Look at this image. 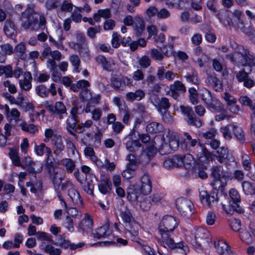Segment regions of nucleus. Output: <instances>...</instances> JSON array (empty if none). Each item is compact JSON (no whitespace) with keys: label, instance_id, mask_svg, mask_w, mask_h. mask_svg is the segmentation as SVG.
<instances>
[{"label":"nucleus","instance_id":"44","mask_svg":"<svg viewBox=\"0 0 255 255\" xmlns=\"http://www.w3.org/2000/svg\"><path fill=\"white\" fill-rule=\"evenodd\" d=\"M13 52L17 54L21 59L24 58V54L26 52L25 45L24 43L21 42L16 45L13 49Z\"/></svg>","mask_w":255,"mask_h":255},{"label":"nucleus","instance_id":"14","mask_svg":"<svg viewBox=\"0 0 255 255\" xmlns=\"http://www.w3.org/2000/svg\"><path fill=\"white\" fill-rule=\"evenodd\" d=\"M169 90L166 94L170 95L174 99H177L180 94L186 92V89L184 85L180 81H175L170 85Z\"/></svg>","mask_w":255,"mask_h":255},{"label":"nucleus","instance_id":"50","mask_svg":"<svg viewBox=\"0 0 255 255\" xmlns=\"http://www.w3.org/2000/svg\"><path fill=\"white\" fill-rule=\"evenodd\" d=\"M239 102L241 104L249 107L253 111L255 110V106L253 104L252 101L247 96H242L240 97Z\"/></svg>","mask_w":255,"mask_h":255},{"label":"nucleus","instance_id":"11","mask_svg":"<svg viewBox=\"0 0 255 255\" xmlns=\"http://www.w3.org/2000/svg\"><path fill=\"white\" fill-rule=\"evenodd\" d=\"M234 10H223L219 11L217 14V17L221 22L226 26H233L235 25V17L234 16Z\"/></svg>","mask_w":255,"mask_h":255},{"label":"nucleus","instance_id":"19","mask_svg":"<svg viewBox=\"0 0 255 255\" xmlns=\"http://www.w3.org/2000/svg\"><path fill=\"white\" fill-rule=\"evenodd\" d=\"M177 75V73H174L172 71H166L164 66L158 67L156 73V76L160 81L166 79L168 81H172Z\"/></svg>","mask_w":255,"mask_h":255},{"label":"nucleus","instance_id":"47","mask_svg":"<svg viewBox=\"0 0 255 255\" xmlns=\"http://www.w3.org/2000/svg\"><path fill=\"white\" fill-rule=\"evenodd\" d=\"M97 61L99 63H100L103 66V68L107 71H111L112 68V64L110 61H108L105 57L103 56H99L97 58Z\"/></svg>","mask_w":255,"mask_h":255},{"label":"nucleus","instance_id":"45","mask_svg":"<svg viewBox=\"0 0 255 255\" xmlns=\"http://www.w3.org/2000/svg\"><path fill=\"white\" fill-rule=\"evenodd\" d=\"M187 3V0H167L166 4L168 6L182 8Z\"/></svg>","mask_w":255,"mask_h":255},{"label":"nucleus","instance_id":"16","mask_svg":"<svg viewBox=\"0 0 255 255\" xmlns=\"http://www.w3.org/2000/svg\"><path fill=\"white\" fill-rule=\"evenodd\" d=\"M216 154L214 155L220 163H223L225 159L228 163L235 162V157L229 153L227 148L221 147L218 148L216 151ZM214 155L213 154V157Z\"/></svg>","mask_w":255,"mask_h":255},{"label":"nucleus","instance_id":"10","mask_svg":"<svg viewBox=\"0 0 255 255\" xmlns=\"http://www.w3.org/2000/svg\"><path fill=\"white\" fill-rule=\"evenodd\" d=\"M45 108L48 111L57 115L60 120L63 118L64 114H67L66 106L60 101L55 102L54 105L49 104L48 102H46Z\"/></svg>","mask_w":255,"mask_h":255},{"label":"nucleus","instance_id":"2","mask_svg":"<svg viewBox=\"0 0 255 255\" xmlns=\"http://www.w3.org/2000/svg\"><path fill=\"white\" fill-rule=\"evenodd\" d=\"M184 140L188 145V149L194 153L200 163L203 166L213 160V154L208 151L204 144L197 143L196 139L192 138L191 135L187 132L183 133Z\"/></svg>","mask_w":255,"mask_h":255},{"label":"nucleus","instance_id":"55","mask_svg":"<svg viewBox=\"0 0 255 255\" xmlns=\"http://www.w3.org/2000/svg\"><path fill=\"white\" fill-rule=\"evenodd\" d=\"M151 205L152 204L148 197L143 198L139 203L140 208L143 211L149 210Z\"/></svg>","mask_w":255,"mask_h":255},{"label":"nucleus","instance_id":"9","mask_svg":"<svg viewBox=\"0 0 255 255\" xmlns=\"http://www.w3.org/2000/svg\"><path fill=\"white\" fill-rule=\"evenodd\" d=\"M180 109L182 113L187 117V122L189 125L197 127H201L202 125L201 121L196 117L191 108L181 106Z\"/></svg>","mask_w":255,"mask_h":255},{"label":"nucleus","instance_id":"38","mask_svg":"<svg viewBox=\"0 0 255 255\" xmlns=\"http://www.w3.org/2000/svg\"><path fill=\"white\" fill-rule=\"evenodd\" d=\"M243 49L239 51H236L233 53H230L226 55L227 59L232 62L241 65V61L244 58L242 55Z\"/></svg>","mask_w":255,"mask_h":255},{"label":"nucleus","instance_id":"56","mask_svg":"<svg viewBox=\"0 0 255 255\" xmlns=\"http://www.w3.org/2000/svg\"><path fill=\"white\" fill-rule=\"evenodd\" d=\"M73 6L74 5L70 0H64L60 6V9L63 12H71L73 10Z\"/></svg>","mask_w":255,"mask_h":255},{"label":"nucleus","instance_id":"57","mask_svg":"<svg viewBox=\"0 0 255 255\" xmlns=\"http://www.w3.org/2000/svg\"><path fill=\"white\" fill-rule=\"evenodd\" d=\"M150 54L151 57L156 61H162L164 58L163 53L155 48L150 50Z\"/></svg>","mask_w":255,"mask_h":255},{"label":"nucleus","instance_id":"35","mask_svg":"<svg viewBox=\"0 0 255 255\" xmlns=\"http://www.w3.org/2000/svg\"><path fill=\"white\" fill-rule=\"evenodd\" d=\"M240 203V201L237 202L230 201V205L228 208H226V206L225 204H222V209L227 214H232L234 211L241 213L242 209L239 206Z\"/></svg>","mask_w":255,"mask_h":255},{"label":"nucleus","instance_id":"7","mask_svg":"<svg viewBox=\"0 0 255 255\" xmlns=\"http://www.w3.org/2000/svg\"><path fill=\"white\" fill-rule=\"evenodd\" d=\"M53 160L46 162V167L48 169L50 179L54 185V189L58 191L62 181L64 178V176L60 173V170L57 168H54L53 166Z\"/></svg>","mask_w":255,"mask_h":255},{"label":"nucleus","instance_id":"29","mask_svg":"<svg viewBox=\"0 0 255 255\" xmlns=\"http://www.w3.org/2000/svg\"><path fill=\"white\" fill-rule=\"evenodd\" d=\"M3 31L7 37L12 38L15 35L16 27L14 22L10 19H6L4 23Z\"/></svg>","mask_w":255,"mask_h":255},{"label":"nucleus","instance_id":"20","mask_svg":"<svg viewBox=\"0 0 255 255\" xmlns=\"http://www.w3.org/2000/svg\"><path fill=\"white\" fill-rule=\"evenodd\" d=\"M34 150L36 154L38 156H42L46 153L47 155L46 162L53 161L52 153L51 149L50 147L46 146L44 143H41L39 145H35L34 146Z\"/></svg>","mask_w":255,"mask_h":255},{"label":"nucleus","instance_id":"59","mask_svg":"<svg viewBox=\"0 0 255 255\" xmlns=\"http://www.w3.org/2000/svg\"><path fill=\"white\" fill-rule=\"evenodd\" d=\"M139 65L144 69L148 67L151 64V60L150 58L146 55L142 56L138 59V60Z\"/></svg>","mask_w":255,"mask_h":255},{"label":"nucleus","instance_id":"28","mask_svg":"<svg viewBox=\"0 0 255 255\" xmlns=\"http://www.w3.org/2000/svg\"><path fill=\"white\" fill-rule=\"evenodd\" d=\"M230 126L236 139L240 143H244L245 141V135L243 128L236 123L230 124Z\"/></svg>","mask_w":255,"mask_h":255},{"label":"nucleus","instance_id":"64","mask_svg":"<svg viewBox=\"0 0 255 255\" xmlns=\"http://www.w3.org/2000/svg\"><path fill=\"white\" fill-rule=\"evenodd\" d=\"M144 78V74L141 69H138L133 72L132 79L135 81H142Z\"/></svg>","mask_w":255,"mask_h":255},{"label":"nucleus","instance_id":"30","mask_svg":"<svg viewBox=\"0 0 255 255\" xmlns=\"http://www.w3.org/2000/svg\"><path fill=\"white\" fill-rule=\"evenodd\" d=\"M93 221L91 216L86 213L83 220L80 222L79 227L84 231H88L92 229Z\"/></svg>","mask_w":255,"mask_h":255},{"label":"nucleus","instance_id":"49","mask_svg":"<svg viewBox=\"0 0 255 255\" xmlns=\"http://www.w3.org/2000/svg\"><path fill=\"white\" fill-rule=\"evenodd\" d=\"M36 94L42 98L47 97L49 95V91L47 87L44 85H39L35 87Z\"/></svg>","mask_w":255,"mask_h":255},{"label":"nucleus","instance_id":"17","mask_svg":"<svg viewBox=\"0 0 255 255\" xmlns=\"http://www.w3.org/2000/svg\"><path fill=\"white\" fill-rule=\"evenodd\" d=\"M139 225L133 221L129 225L126 226V234L132 241L138 242L139 238Z\"/></svg>","mask_w":255,"mask_h":255},{"label":"nucleus","instance_id":"37","mask_svg":"<svg viewBox=\"0 0 255 255\" xmlns=\"http://www.w3.org/2000/svg\"><path fill=\"white\" fill-rule=\"evenodd\" d=\"M19 127L23 131L30 134H34L38 130L37 126L32 124H28L25 122H22L19 124Z\"/></svg>","mask_w":255,"mask_h":255},{"label":"nucleus","instance_id":"34","mask_svg":"<svg viewBox=\"0 0 255 255\" xmlns=\"http://www.w3.org/2000/svg\"><path fill=\"white\" fill-rule=\"evenodd\" d=\"M191 233L194 235L195 240L199 241H203L209 235L208 231L202 227L194 228L191 231Z\"/></svg>","mask_w":255,"mask_h":255},{"label":"nucleus","instance_id":"5","mask_svg":"<svg viewBox=\"0 0 255 255\" xmlns=\"http://www.w3.org/2000/svg\"><path fill=\"white\" fill-rule=\"evenodd\" d=\"M234 16L235 17V25L234 27L240 29L245 34L251 35L254 34V29L252 24L250 22L249 23L245 22L244 20V14L241 10H234Z\"/></svg>","mask_w":255,"mask_h":255},{"label":"nucleus","instance_id":"52","mask_svg":"<svg viewBox=\"0 0 255 255\" xmlns=\"http://www.w3.org/2000/svg\"><path fill=\"white\" fill-rule=\"evenodd\" d=\"M62 163L65 167L67 171L69 173H72L75 167V162L70 158L63 159L62 161Z\"/></svg>","mask_w":255,"mask_h":255},{"label":"nucleus","instance_id":"33","mask_svg":"<svg viewBox=\"0 0 255 255\" xmlns=\"http://www.w3.org/2000/svg\"><path fill=\"white\" fill-rule=\"evenodd\" d=\"M242 55L244 57L241 62V65H249L250 66H254L255 67V58L250 54L249 51L243 47Z\"/></svg>","mask_w":255,"mask_h":255},{"label":"nucleus","instance_id":"58","mask_svg":"<svg viewBox=\"0 0 255 255\" xmlns=\"http://www.w3.org/2000/svg\"><path fill=\"white\" fill-rule=\"evenodd\" d=\"M121 216L124 223L130 224L132 222L131 221L133 219L132 214L127 209L125 211H123L121 213Z\"/></svg>","mask_w":255,"mask_h":255},{"label":"nucleus","instance_id":"3","mask_svg":"<svg viewBox=\"0 0 255 255\" xmlns=\"http://www.w3.org/2000/svg\"><path fill=\"white\" fill-rule=\"evenodd\" d=\"M201 97L207 109L213 112L221 113L215 116L216 121L220 122L226 119H230V116L227 114L224 104L215 96L212 95L210 91L204 89Z\"/></svg>","mask_w":255,"mask_h":255},{"label":"nucleus","instance_id":"26","mask_svg":"<svg viewBox=\"0 0 255 255\" xmlns=\"http://www.w3.org/2000/svg\"><path fill=\"white\" fill-rule=\"evenodd\" d=\"M51 144L53 146V153L56 155H59L65 147L60 135H55L51 139Z\"/></svg>","mask_w":255,"mask_h":255},{"label":"nucleus","instance_id":"48","mask_svg":"<svg viewBox=\"0 0 255 255\" xmlns=\"http://www.w3.org/2000/svg\"><path fill=\"white\" fill-rule=\"evenodd\" d=\"M161 126L156 122H151L146 126V131L149 133H157L160 131Z\"/></svg>","mask_w":255,"mask_h":255},{"label":"nucleus","instance_id":"32","mask_svg":"<svg viewBox=\"0 0 255 255\" xmlns=\"http://www.w3.org/2000/svg\"><path fill=\"white\" fill-rule=\"evenodd\" d=\"M68 195L73 202L77 206L82 207L83 206V199L79 193L74 187L69 189Z\"/></svg>","mask_w":255,"mask_h":255},{"label":"nucleus","instance_id":"40","mask_svg":"<svg viewBox=\"0 0 255 255\" xmlns=\"http://www.w3.org/2000/svg\"><path fill=\"white\" fill-rule=\"evenodd\" d=\"M9 156L12 160V163L17 166H20L25 169L24 165L21 164L18 151L15 149H11L9 152Z\"/></svg>","mask_w":255,"mask_h":255},{"label":"nucleus","instance_id":"42","mask_svg":"<svg viewBox=\"0 0 255 255\" xmlns=\"http://www.w3.org/2000/svg\"><path fill=\"white\" fill-rule=\"evenodd\" d=\"M243 191L247 195H252L255 193V185L249 181H244L242 184Z\"/></svg>","mask_w":255,"mask_h":255},{"label":"nucleus","instance_id":"53","mask_svg":"<svg viewBox=\"0 0 255 255\" xmlns=\"http://www.w3.org/2000/svg\"><path fill=\"white\" fill-rule=\"evenodd\" d=\"M170 103H169V100L165 97L161 98L159 101V103L157 107H158V110L160 113H162V109L166 111L170 107Z\"/></svg>","mask_w":255,"mask_h":255},{"label":"nucleus","instance_id":"4","mask_svg":"<svg viewBox=\"0 0 255 255\" xmlns=\"http://www.w3.org/2000/svg\"><path fill=\"white\" fill-rule=\"evenodd\" d=\"M21 20V26L25 29L37 31L39 29L43 30L46 28V19L42 14H40L38 18L32 14H27L25 12H22Z\"/></svg>","mask_w":255,"mask_h":255},{"label":"nucleus","instance_id":"39","mask_svg":"<svg viewBox=\"0 0 255 255\" xmlns=\"http://www.w3.org/2000/svg\"><path fill=\"white\" fill-rule=\"evenodd\" d=\"M184 78L187 82L193 84L198 85L199 84L200 80L198 77V73L194 69H191L190 71L187 72L184 76Z\"/></svg>","mask_w":255,"mask_h":255},{"label":"nucleus","instance_id":"31","mask_svg":"<svg viewBox=\"0 0 255 255\" xmlns=\"http://www.w3.org/2000/svg\"><path fill=\"white\" fill-rule=\"evenodd\" d=\"M145 92L142 90L138 89L134 92H128L126 94V98L127 101L129 102L139 101L141 100L145 97Z\"/></svg>","mask_w":255,"mask_h":255},{"label":"nucleus","instance_id":"27","mask_svg":"<svg viewBox=\"0 0 255 255\" xmlns=\"http://www.w3.org/2000/svg\"><path fill=\"white\" fill-rule=\"evenodd\" d=\"M207 83L216 91H221L223 90V85L220 79L215 74L208 75Z\"/></svg>","mask_w":255,"mask_h":255},{"label":"nucleus","instance_id":"24","mask_svg":"<svg viewBox=\"0 0 255 255\" xmlns=\"http://www.w3.org/2000/svg\"><path fill=\"white\" fill-rule=\"evenodd\" d=\"M214 245L219 255H231L233 253L230 247L223 241L215 242Z\"/></svg>","mask_w":255,"mask_h":255},{"label":"nucleus","instance_id":"18","mask_svg":"<svg viewBox=\"0 0 255 255\" xmlns=\"http://www.w3.org/2000/svg\"><path fill=\"white\" fill-rule=\"evenodd\" d=\"M154 146L156 148H158L161 154H166L170 153L171 149L170 143H167L163 141V137L161 136H156L154 138Z\"/></svg>","mask_w":255,"mask_h":255},{"label":"nucleus","instance_id":"41","mask_svg":"<svg viewBox=\"0 0 255 255\" xmlns=\"http://www.w3.org/2000/svg\"><path fill=\"white\" fill-rule=\"evenodd\" d=\"M126 160L128 161L126 165L135 167L140 163L139 158H137L135 155L130 153L127 155Z\"/></svg>","mask_w":255,"mask_h":255},{"label":"nucleus","instance_id":"63","mask_svg":"<svg viewBox=\"0 0 255 255\" xmlns=\"http://www.w3.org/2000/svg\"><path fill=\"white\" fill-rule=\"evenodd\" d=\"M223 98L226 102L228 107L237 103V100L233 96L228 92H225L223 95Z\"/></svg>","mask_w":255,"mask_h":255},{"label":"nucleus","instance_id":"1","mask_svg":"<svg viewBox=\"0 0 255 255\" xmlns=\"http://www.w3.org/2000/svg\"><path fill=\"white\" fill-rule=\"evenodd\" d=\"M178 223L174 217L165 216L158 225V233L160 237L158 243L165 248L175 250L183 255H186L189 251L188 247L183 242L175 243L171 236Z\"/></svg>","mask_w":255,"mask_h":255},{"label":"nucleus","instance_id":"13","mask_svg":"<svg viewBox=\"0 0 255 255\" xmlns=\"http://www.w3.org/2000/svg\"><path fill=\"white\" fill-rule=\"evenodd\" d=\"M212 175L214 178L212 183L213 188L218 189L222 187L223 185L221 183V178L225 176L223 166L221 165L213 166L212 168Z\"/></svg>","mask_w":255,"mask_h":255},{"label":"nucleus","instance_id":"8","mask_svg":"<svg viewBox=\"0 0 255 255\" xmlns=\"http://www.w3.org/2000/svg\"><path fill=\"white\" fill-rule=\"evenodd\" d=\"M80 114L79 108L77 105H74L70 112V116L66 120V129L71 135L76 136L74 130L78 122V114Z\"/></svg>","mask_w":255,"mask_h":255},{"label":"nucleus","instance_id":"25","mask_svg":"<svg viewBox=\"0 0 255 255\" xmlns=\"http://www.w3.org/2000/svg\"><path fill=\"white\" fill-rule=\"evenodd\" d=\"M32 77L30 72H25L22 79L19 80L20 88L26 91H29L32 87L31 81Z\"/></svg>","mask_w":255,"mask_h":255},{"label":"nucleus","instance_id":"51","mask_svg":"<svg viewBox=\"0 0 255 255\" xmlns=\"http://www.w3.org/2000/svg\"><path fill=\"white\" fill-rule=\"evenodd\" d=\"M135 170V167L126 165V168L123 171L122 176L126 179H130L134 176Z\"/></svg>","mask_w":255,"mask_h":255},{"label":"nucleus","instance_id":"6","mask_svg":"<svg viewBox=\"0 0 255 255\" xmlns=\"http://www.w3.org/2000/svg\"><path fill=\"white\" fill-rule=\"evenodd\" d=\"M42 55L44 58L47 59V67L50 70L57 68L55 61H60L62 56L59 51H52L50 47H47L43 51Z\"/></svg>","mask_w":255,"mask_h":255},{"label":"nucleus","instance_id":"61","mask_svg":"<svg viewBox=\"0 0 255 255\" xmlns=\"http://www.w3.org/2000/svg\"><path fill=\"white\" fill-rule=\"evenodd\" d=\"M231 127L230 125L222 127L220 129L221 132L222 133L224 137L228 140H230L232 138V134L230 130Z\"/></svg>","mask_w":255,"mask_h":255},{"label":"nucleus","instance_id":"23","mask_svg":"<svg viewBox=\"0 0 255 255\" xmlns=\"http://www.w3.org/2000/svg\"><path fill=\"white\" fill-rule=\"evenodd\" d=\"M124 143L126 145V149L131 152H135L141 147V144L139 141L133 140L129 135L125 138Z\"/></svg>","mask_w":255,"mask_h":255},{"label":"nucleus","instance_id":"15","mask_svg":"<svg viewBox=\"0 0 255 255\" xmlns=\"http://www.w3.org/2000/svg\"><path fill=\"white\" fill-rule=\"evenodd\" d=\"M176 205L177 209L185 215L192 212L193 205L191 201L186 198H178L176 201Z\"/></svg>","mask_w":255,"mask_h":255},{"label":"nucleus","instance_id":"54","mask_svg":"<svg viewBox=\"0 0 255 255\" xmlns=\"http://www.w3.org/2000/svg\"><path fill=\"white\" fill-rule=\"evenodd\" d=\"M75 48H76L79 53L84 57L89 56V50L86 44L81 45L79 44H74Z\"/></svg>","mask_w":255,"mask_h":255},{"label":"nucleus","instance_id":"21","mask_svg":"<svg viewBox=\"0 0 255 255\" xmlns=\"http://www.w3.org/2000/svg\"><path fill=\"white\" fill-rule=\"evenodd\" d=\"M109 221L108 219H106V222L103 226L97 228L94 232L92 233L93 237L97 239L107 238L111 234L109 231Z\"/></svg>","mask_w":255,"mask_h":255},{"label":"nucleus","instance_id":"22","mask_svg":"<svg viewBox=\"0 0 255 255\" xmlns=\"http://www.w3.org/2000/svg\"><path fill=\"white\" fill-rule=\"evenodd\" d=\"M112 187V185L109 177L106 175L102 176L98 184L100 192L103 194H107L110 192Z\"/></svg>","mask_w":255,"mask_h":255},{"label":"nucleus","instance_id":"62","mask_svg":"<svg viewBox=\"0 0 255 255\" xmlns=\"http://www.w3.org/2000/svg\"><path fill=\"white\" fill-rule=\"evenodd\" d=\"M43 250L50 255H60L61 251L59 249L55 248L51 245H47Z\"/></svg>","mask_w":255,"mask_h":255},{"label":"nucleus","instance_id":"43","mask_svg":"<svg viewBox=\"0 0 255 255\" xmlns=\"http://www.w3.org/2000/svg\"><path fill=\"white\" fill-rule=\"evenodd\" d=\"M194 163V158L191 154H187L183 156V166L186 169L192 168Z\"/></svg>","mask_w":255,"mask_h":255},{"label":"nucleus","instance_id":"60","mask_svg":"<svg viewBox=\"0 0 255 255\" xmlns=\"http://www.w3.org/2000/svg\"><path fill=\"white\" fill-rule=\"evenodd\" d=\"M164 195L159 192H155L151 196L148 197L152 205L155 204L160 202L163 198Z\"/></svg>","mask_w":255,"mask_h":255},{"label":"nucleus","instance_id":"46","mask_svg":"<svg viewBox=\"0 0 255 255\" xmlns=\"http://www.w3.org/2000/svg\"><path fill=\"white\" fill-rule=\"evenodd\" d=\"M69 60L71 64L74 67L75 72L77 73L80 72L79 66L81 63L80 57L77 55L73 54L70 56Z\"/></svg>","mask_w":255,"mask_h":255},{"label":"nucleus","instance_id":"12","mask_svg":"<svg viewBox=\"0 0 255 255\" xmlns=\"http://www.w3.org/2000/svg\"><path fill=\"white\" fill-rule=\"evenodd\" d=\"M139 187L140 193L143 195H147L151 192L152 183L150 175L148 173H144L141 176Z\"/></svg>","mask_w":255,"mask_h":255},{"label":"nucleus","instance_id":"36","mask_svg":"<svg viewBox=\"0 0 255 255\" xmlns=\"http://www.w3.org/2000/svg\"><path fill=\"white\" fill-rule=\"evenodd\" d=\"M140 193L134 185L130 186L127 189V198L130 202L137 201Z\"/></svg>","mask_w":255,"mask_h":255}]
</instances>
